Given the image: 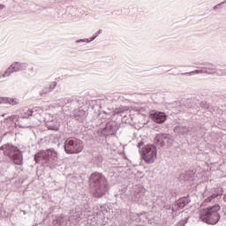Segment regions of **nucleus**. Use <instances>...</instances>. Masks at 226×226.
<instances>
[{"mask_svg":"<svg viewBox=\"0 0 226 226\" xmlns=\"http://www.w3.org/2000/svg\"><path fill=\"white\" fill-rule=\"evenodd\" d=\"M33 116V109H24L23 112L21 113V117L23 119H28V117H31Z\"/></svg>","mask_w":226,"mask_h":226,"instance_id":"nucleus-9","label":"nucleus"},{"mask_svg":"<svg viewBox=\"0 0 226 226\" xmlns=\"http://www.w3.org/2000/svg\"><path fill=\"white\" fill-rule=\"evenodd\" d=\"M220 205L215 204L212 207H207L200 210V220L207 225H216L220 222Z\"/></svg>","mask_w":226,"mask_h":226,"instance_id":"nucleus-1","label":"nucleus"},{"mask_svg":"<svg viewBox=\"0 0 226 226\" xmlns=\"http://www.w3.org/2000/svg\"><path fill=\"white\" fill-rule=\"evenodd\" d=\"M84 149L82 146V141L77 139H70L65 141L64 150L68 154H73L77 153H80Z\"/></svg>","mask_w":226,"mask_h":226,"instance_id":"nucleus-4","label":"nucleus"},{"mask_svg":"<svg viewBox=\"0 0 226 226\" xmlns=\"http://www.w3.org/2000/svg\"><path fill=\"white\" fill-rule=\"evenodd\" d=\"M0 10H4V4H0Z\"/></svg>","mask_w":226,"mask_h":226,"instance_id":"nucleus-17","label":"nucleus"},{"mask_svg":"<svg viewBox=\"0 0 226 226\" xmlns=\"http://www.w3.org/2000/svg\"><path fill=\"white\" fill-rule=\"evenodd\" d=\"M3 103H6V97H0V105Z\"/></svg>","mask_w":226,"mask_h":226,"instance_id":"nucleus-15","label":"nucleus"},{"mask_svg":"<svg viewBox=\"0 0 226 226\" xmlns=\"http://www.w3.org/2000/svg\"><path fill=\"white\" fill-rule=\"evenodd\" d=\"M5 103H9V105H19V99L5 97Z\"/></svg>","mask_w":226,"mask_h":226,"instance_id":"nucleus-11","label":"nucleus"},{"mask_svg":"<svg viewBox=\"0 0 226 226\" xmlns=\"http://www.w3.org/2000/svg\"><path fill=\"white\" fill-rule=\"evenodd\" d=\"M11 72H10V68H8L7 70H6V72H4V74L2 75V77H10V75H11Z\"/></svg>","mask_w":226,"mask_h":226,"instance_id":"nucleus-13","label":"nucleus"},{"mask_svg":"<svg viewBox=\"0 0 226 226\" xmlns=\"http://www.w3.org/2000/svg\"><path fill=\"white\" fill-rule=\"evenodd\" d=\"M102 174L100 173H94L90 177L91 183H94V185H102Z\"/></svg>","mask_w":226,"mask_h":226,"instance_id":"nucleus-8","label":"nucleus"},{"mask_svg":"<svg viewBox=\"0 0 226 226\" xmlns=\"http://www.w3.org/2000/svg\"><path fill=\"white\" fill-rule=\"evenodd\" d=\"M149 117H150V119L154 121V123H157L158 124H162V123H165L167 119V116L163 112L151 113Z\"/></svg>","mask_w":226,"mask_h":226,"instance_id":"nucleus-6","label":"nucleus"},{"mask_svg":"<svg viewBox=\"0 0 226 226\" xmlns=\"http://www.w3.org/2000/svg\"><path fill=\"white\" fill-rule=\"evenodd\" d=\"M1 149L4 150V154H5V156H9V158H11L12 162L16 165H22V154H20V150H19L17 147L7 144L1 147Z\"/></svg>","mask_w":226,"mask_h":226,"instance_id":"nucleus-3","label":"nucleus"},{"mask_svg":"<svg viewBox=\"0 0 226 226\" xmlns=\"http://www.w3.org/2000/svg\"><path fill=\"white\" fill-rule=\"evenodd\" d=\"M36 163H40L43 160L46 163H57L59 155L57 152L53 149L42 150L34 155Z\"/></svg>","mask_w":226,"mask_h":226,"instance_id":"nucleus-2","label":"nucleus"},{"mask_svg":"<svg viewBox=\"0 0 226 226\" xmlns=\"http://www.w3.org/2000/svg\"><path fill=\"white\" fill-rule=\"evenodd\" d=\"M106 192H107V185H105V184H98L94 185V195L97 199L103 197Z\"/></svg>","mask_w":226,"mask_h":226,"instance_id":"nucleus-7","label":"nucleus"},{"mask_svg":"<svg viewBox=\"0 0 226 226\" xmlns=\"http://www.w3.org/2000/svg\"><path fill=\"white\" fill-rule=\"evenodd\" d=\"M10 121H19V116L13 115L8 117Z\"/></svg>","mask_w":226,"mask_h":226,"instance_id":"nucleus-14","label":"nucleus"},{"mask_svg":"<svg viewBox=\"0 0 226 226\" xmlns=\"http://www.w3.org/2000/svg\"><path fill=\"white\" fill-rule=\"evenodd\" d=\"M56 85L57 83L53 82L52 85L49 86V87H51V89H54V87H56Z\"/></svg>","mask_w":226,"mask_h":226,"instance_id":"nucleus-16","label":"nucleus"},{"mask_svg":"<svg viewBox=\"0 0 226 226\" xmlns=\"http://www.w3.org/2000/svg\"><path fill=\"white\" fill-rule=\"evenodd\" d=\"M20 70V64L19 63H14L9 67V72H11L12 73L14 72H19Z\"/></svg>","mask_w":226,"mask_h":226,"instance_id":"nucleus-10","label":"nucleus"},{"mask_svg":"<svg viewBox=\"0 0 226 226\" xmlns=\"http://www.w3.org/2000/svg\"><path fill=\"white\" fill-rule=\"evenodd\" d=\"M143 158L147 163H153L156 160V147L147 145L143 147Z\"/></svg>","mask_w":226,"mask_h":226,"instance_id":"nucleus-5","label":"nucleus"},{"mask_svg":"<svg viewBox=\"0 0 226 226\" xmlns=\"http://www.w3.org/2000/svg\"><path fill=\"white\" fill-rule=\"evenodd\" d=\"M186 204H188V199L184 198L178 201L177 206L178 207L183 208L185 206H186Z\"/></svg>","mask_w":226,"mask_h":226,"instance_id":"nucleus-12","label":"nucleus"}]
</instances>
